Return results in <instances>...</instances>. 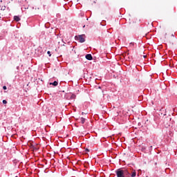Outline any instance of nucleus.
I'll return each mask as SVG.
<instances>
[{"label":"nucleus","instance_id":"6","mask_svg":"<svg viewBox=\"0 0 177 177\" xmlns=\"http://www.w3.org/2000/svg\"><path fill=\"white\" fill-rule=\"evenodd\" d=\"M86 121V119H85L84 118H80V122L81 124H85V122Z\"/></svg>","mask_w":177,"mask_h":177},{"label":"nucleus","instance_id":"10","mask_svg":"<svg viewBox=\"0 0 177 177\" xmlns=\"http://www.w3.org/2000/svg\"><path fill=\"white\" fill-rule=\"evenodd\" d=\"M3 89L4 91H6V89H8V88L6 87V86H3Z\"/></svg>","mask_w":177,"mask_h":177},{"label":"nucleus","instance_id":"9","mask_svg":"<svg viewBox=\"0 0 177 177\" xmlns=\"http://www.w3.org/2000/svg\"><path fill=\"white\" fill-rule=\"evenodd\" d=\"M8 103V101H6V100H3V104H6Z\"/></svg>","mask_w":177,"mask_h":177},{"label":"nucleus","instance_id":"11","mask_svg":"<svg viewBox=\"0 0 177 177\" xmlns=\"http://www.w3.org/2000/svg\"><path fill=\"white\" fill-rule=\"evenodd\" d=\"M134 44L133 42L130 43V46H134Z\"/></svg>","mask_w":177,"mask_h":177},{"label":"nucleus","instance_id":"13","mask_svg":"<svg viewBox=\"0 0 177 177\" xmlns=\"http://www.w3.org/2000/svg\"><path fill=\"white\" fill-rule=\"evenodd\" d=\"M85 150H86V151H89L88 149H86Z\"/></svg>","mask_w":177,"mask_h":177},{"label":"nucleus","instance_id":"8","mask_svg":"<svg viewBox=\"0 0 177 177\" xmlns=\"http://www.w3.org/2000/svg\"><path fill=\"white\" fill-rule=\"evenodd\" d=\"M71 99H75V95L72 94V95L71 96Z\"/></svg>","mask_w":177,"mask_h":177},{"label":"nucleus","instance_id":"2","mask_svg":"<svg viewBox=\"0 0 177 177\" xmlns=\"http://www.w3.org/2000/svg\"><path fill=\"white\" fill-rule=\"evenodd\" d=\"M75 41H79L80 44L85 42V35H80L75 37Z\"/></svg>","mask_w":177,"mask_h":177},{"label":"nucleus","instance_id":"7","mask_svg":"<svg viewBox=\"0 0 177 177\" xmlns=\"http://www.w3.org/2000/svg\"><path fill=\"white\" fill-rule=\"evenodd\" d=\"M58 84L59 83L57 81H55L54 82L50 83V85H53V86H57Z\"/></svg>","mask_w":177,"mask_h":177},{"label":"nucleus","instance_id":"16","mask_svg":"<svg viewBox=\"0 0 177 177\" xmlns=\"http://www.w3.org/2000/svg\"><path fill=\"white\" fill-rule=\"evenodd\" d=\"M144 57L146 58V55H144Z\"/></svg>","mask_w":177,"mask_h":177},{"label":"nucleus","instance_id":"4","mask_svg":"<svg viewBox=\"0 0 177 177\" xmlns=\"http://www.w3.org/2000/svg\"><path fill=\"white\" fill-rule=\"evenodd\" d=\"M86 59L87 60H93V57H92V55H91V54H87V55H86Z\"/></svg>","mask_w":177,"mask_h":177},{"label":"nucleus","instance_id":"1","mask_svg":"<svg viewBox=\"0 0 177 177\" xmlns=\"http://www.w3.org/2000/svg\"><path fill=\"white\" fill-rule=\"evenodd\" d=\"M117 177H136V170L131 169L120 168L115 170Z\"/></svg>","mask_w":177,"mask_h":177},{"label":"nucleus","instance_id":"12","mask_svg":"<svg viewBox=\"0 0 177 177\" xmlns=\"http://www.w3.org/2000/svg\"><path fill=\"white\" fill-rule=\"evenodd\" d=\"M47 53L48 55H49V56H52V54H50V51H48Z\"/></svg>","mask_w":177,"mask_h":177},{"label":"nucleus","instance_id":"5","mask_svg":"<svg viewBox=\"0 0 177 177\" xmlns=\"http://www.w3.org/2000/svg\"><path fill=\"white\" fill-rule=\"evenodd\" d=\"M14 20L15 21H20V17L19 16H14Z\"/></svg>","mask_w":177,"mask_h":177},{"label":"nucleus","instance_id":"14","mask_svg":"<svg viewBox=\"0 0 177 177\" xmlns=\"http://www.w3.org/2000/svg\"><path fill=\"white\" fill-rule=\"evenodd\" d=\"M62 42H64V44H66V42H64V41H63V39H62Z\"/></svg>","mask_w":177,"mask_h":177},{"label":"nucleus","instance_id":"3","mask_svg":"<svg viewBox=\"0 0 177 177\" xmlns=\"http://www.w3.org/2000/svg\"><path fill=\"white\" fill-rule=\"evenodd\" d=\"M159 115L160 116H165L167 115V112L165 111V109H164V108H162L160 111H159Z\"/></svg>","mask_w":177,"mask_h":177},{"label":"nucleus","instance_id":"15","mask_svg":"<svg viewBox=\"0 0 177 177\" xmlns=\"http://www.w3.org/2000/svg\"><path fill=\"white\" fill-rule=\"evenodd\" d=\"M82 115H84V112L82 113Z\"/></svg>","mask_w":177,"mask_h":177}]
</instances>
